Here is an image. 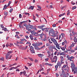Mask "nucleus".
Returning <instances> with one entry per match:
<instances>
[{"instance_id": "35", "label": "nucleus", "mask_w": 77, "mask_h": 77, "mask_svg": "<svg viewBox=\"0 0 77 77\" xmlns=\"http://www.w3.org/2000/svg\"><path fill=\"white\" fill-rule=\"evenodd\" d=\"M66 65H64L62 68V69L63 68H66Z\"/></svg>"}, {"instance_id": "32", "label": "nucleus", "mask_w": 77, "mask_h": 77, "mask_svg": "<svg viewBox=\"0 0 77 77\" xmlns=\"http://www.w3.org/2000/svg\"><path fill=\"white\" fill-rule=\"evenodd\" d=\"M69 10H68L67 11V15L68 16V15H69V14H70V12H69Z\"/></svg>"}, {"instance_id": "25", "label": "nucleus", "mask_w": 77, "mask_h": 77, "mask_svg": "<svg viewBox=\"0 0 77 77\" xmlns=\"http://www.w3.org/2000/svg\"><path fill=\"white\" fill-rule=\"evenodd\" d=\"M47 53L49 55L48 57L51 56V52L50 51H48Z\"/></svg>"}, {"instance_id": "42", "label": "nucleus", "mask_w": 77, "mask_h": 77, "mask_svg": "<svg viewBox=\"0 0 77 77\" xmlns=\"http://www.w3.org/2000/svg\"><path fill=\"white\" fill-rule=\"evenodd\" d=\"M52 26L53 27H56V24H54L52 25Z\"/></svg>"}, {"instance_id": "39", "label": "nucleus", "mask_w": 77, "mask_h": 77, "mask_svg": "<svg viewBox=\"0 0 77 77\" xmlns=\"http://www.w3.org/2000/svg\"><path fill=\"white\" fill-rule=\"evenodd\" d=\"M23 75H26V71L24 70L23 71Z\"/></svg>"}, {"instance_id": "62", "label": "nucleus", "mask_w": 77, "mask_h": 77, "mask_svg": "<svg viewBox=\"0 0 77 77\" xmlns=\"http://www.w3.org/2000/svg\"><path fill=\"white\" fill-rule=\"evenodd\" d=\"M25 68L26 69H29V68H27L26 66H25Z\"/></svg>"}, {"instance_id": "61", "label": "nucleus", "mask_w": 77, "mask_h": 77, "mask_svg": "<svg viewBox=\"0 0 77 77\" xmlns=\"http://www.w3.org/2000/svg\"><path fill=\"white\" fill-rule=\"evenodd\" d=\"M46 46H47L48 47V46H50V44H49L47 43H46Z\"/></svg>"}, {"instance_id": "52", "label": "nucleus", "mask_w": 77, "mask_h": 77, "mask_svg": "<svg viewBox=\"0 0 77 77\" xmlns=\"http://www.w3.org/2000/svg\"><path fill=\"white\" fill-rule=\"evenodd\" d=\"M11 1H9L8 4V6H10V4H11Z\"/></svg>"}, {"instance_id": "49", "label": "nucleus", "mask_w": 77, "mask_h": 77, "mask_svg": "<svg viewBox=\"0 0 77 77\" xmlns=\"http://www.w3.org/2000/svg\"><path fill=\"white\" fill-rule=\"evenodd\" d=\"M43 41H47V38H43Z\"/></svg>"}, {"instance_id": "57", "label": "nucleus", "mask_w": 77, "mask_h": 77, "mask_svg": "<svg viewBox=\"0 0 77 77\" xmlns=\"http://www.w3.org/2000/svg\"><path fill=\"white\" fill-rule=\"evenodd\" d=\"M19 44H24V43L20 41L19 42Z\"/></svg>"}, {"instance_id": "2", "label": "nucleus", "mask_w": 77, "mask_h": 77, "mask_svg": "<svg viewBox=\"0 0 77 77\" xmlns=\"http://www.w3.org/2000/svg\"><path fill=\"white\" fill-rule=\"evenodd\" d=\"M50 33H51L52 35H54V34H55V32H54L53 29H52L49 30V35H50Z\"/></svg>"}, {"instance_id": "22", "label": "nucleus", "mask_w": 77, "mask_h": 77, "mask_svg": "<svg viewBox=\"0 0 77 77\" xmlns=\"http://www.w3.org/2000/svg\"><path fill=\"white\" fill-rule=\"evenodd\" d=\"M38 56L39 57H42L43 56V54H38Z\"/></svg>"}, {"instance_id": "17", "label": "nucleus", "mask_w": 77, "mask_h": 77, "mask_svg": "<svg viewBox=\"0 0 77 77\" xmlns=\"http://www.w3.org/2000/svg\"><path fill=\"white\" fill-rule=\"evenodd\" d=\"M29 29H33V26L31 25L30 24H29Z\"/></svg>"}, {"instance_id": "19", "label": "nucleus", "mask_w": 77, "mask_h": 77, "mask_svg": "<svg viewBox=\"0 0 77 77\" xmlns=\"http://www.w3.org/2000/svg\"><path fill=\"white\" fill-rule=\"evenodd\" d=\"M34 8V6H31L29 8H28L29 10V9H31V10H33Z\"/></svg>"}, {"instance_id": "36", "label": "nucleus", "mask_w": 77, "mask_h": 77, "mask_svg": "<svg viewBox=\"0 0 77 77\" xmlns=\"http://www.w3.org/2000/svg\"><path fill=\"white\" fill-rule=\"evenodd\" d=\"M35 50H40V48H38V47H36L35 46Z\"/></svg>"}, {"instance_id": "26", "label": "nucleus", "mask_w": 77, "mask_h": 77, "mask_svg": "<svg viewBox=\"0 0 77 77\" xmlns=\"http://www.w3.org/2000/svg\"><path fill=\"white\" fill-rule=\"evenodd\" d=\"M75 44H76V43H72V44H71V45L73 47H74V45H75Z\"/></svg>"}, {"instance_id": "37", "label": "nucleus", "mask_w": 77, "mask_h": 77, "mask_svg": "<svg viewBox=\"0 0 77 77\" xmlns=\"http://www.w3.org/2000/svg\"><path fill=\"white\" fill-rule=\"evenodd\" d=\"M56 47L58 49H59V50H60V47H59V45H56Z\"/></svg>"}, {"instance_id": "41", "label": "nucleus", "mask_w": 77, "mask_h": 77, "mask_svg": "<svg viewBox=\"0 0 77 77\" xmlns=\"http://www.w3.org/2000/svg\"><path fill=\"white\" fill-rule=\"evenodd\" d=\"M24 14H25V15H28V16L30 15V14H29V13H27V12L25 13Z\"/></svg>"}, {"instance_id": "23", "label": "nucleus", "mask_w": 77, "mask_h": 77, "mask_svg": "<svg viewBox=\"0 0 77 77\" xmlns=\"http://www.w3.org/2000/svg\"><path fill=\"white\" fill-rule=\"evenodd\" d=\"M0 60H2V61H5V57H2L0 58Z\"/></svg>"}, {"instance_id": "54", "label": "nucleus", "mask_w": 77, "mask_h": 77, "mask_svg": "<svg viewBox=\"0 0 77 77\" xmlns=\"http://www.w3.org/2000/svg\"><path fill=\"white\" fill-rule=\"evenodd\" d=\"M47 29V28H42V31H44V30H45V29Z\"/></svg>"}, {"instance_id": "38", "label": "nucleus", "mask_w": 77, "mask_h": 77, "mask_svg": "<svg viewBox=\"0 0 77 77\" xmlns=\"http://www.w3.org/2000/svg\"><path fill=\"white\" fill-rule=\"evenodd\" d=\"M77 7L76 6H74V7H72V10H74V9H76Z\"/></svg>"}, {"instance_id": "46", "label": "nucleus", "mask_w": 77, "mask_h": 77, "mask_svg": "<svg viewBox=\"0 0 77 77\" xmlns=\"http://www.w3.org/2000/svg\"><path fill=\"white\" fill-rule=\"evenodd\" d=\"M48 41H49V43H50V44H52L53 43V42H51V41H50V39H49L48 40Z\"/></svg>"}, {"instance_id": "14", "label": "nucleus", "mask_w": 77, "mask_h": 77, "mask_svg": "<svg viewBox=\"0 0 77 77\" xmlns=\"http://www.w3.org/2000/svg\"><path fill=\"white\" fill-rule=\"evenodd\" d=\"M44 27H45V26L44 25H42V26H38V27L39 29H42V28Z\"/></svg>"}, {"instance_id": "31", "label": "nucleus", "mask_w": 77, "mask_h": 77, "mask_svg": "<svg viewBox=\"0 0 77 77\" xmlns=\"http://www.w3.org/2000/svg\"><path fill=\"white\" fill-rule=\"evenodd\" d=\"M29 37L31 40H33V36H32V35H30Z\"/></svg>"}, {"instance_id": "51", "label": "nucleus", "mask_w": 77, "mask_h": 77, "mask_svg": "<svg viewBox=\"0 0 77 77\" xmlns=\"http://www.w3.org/2000/svg\"><path fill=\"white\" fill-rule=\"evenodd\" d=\"M50 51H51V53H53V49H50Z\"/></svg>"}, {"instance_id": "40", "label": "nucleus", "mask_w": 77, "mask_h": 77, "mask_svg": "<svg viewBox=\"0 0 77 77\" xmlns=\"http://www.w3.org/2000/svg\"><path fill=\"white\" fill-rule=\"evenodd\" d=\"M61 35L63 38L65 37V34L63 33H61Z\"/></svg>"}, {"instance_id": "6", "label": "nucleus", "mask_w": 77, "mask_h": 77, "mask_svg": "<svg viewBox=\"0 0 77 77\" xmlns=\"http://www.w3.org/2000/svg\"><path fill=\"white\" fill-rule=\"evenodd\" d=\"M71 67L72 69L73 68H75V64H74V63H71Z\"/></svg>"}, {"instance_id": "34", "label": "nucleus", "mask_w": 77, "mask_h": 77, "mask_svg": "<svg viewBox=\"0 0 77 77\" xmlns=\"http://www.w3.org/2000/svg\"><path fill=\"white\" fill-rule=\"evenodd\" d=\"M61 49L62 50H63V51H64V50H65V48H63V47H62L61 46L60 47Z\"/></svg>"}, {"instance_id": "59", "label": "nucleus", "mask_w": 77, "mask_h": 77, "mask_svg": "<svg viewBox=\"0 0 77 77\" xmlns=\"http://www.w3.org/2000/svg\"><path fill=\"white\" fill-rule=\"evenodd\" d=\"M41 30H40V31H38L37 32V33H38L37 34H38V35H39V34H38V33H41Z\"/></svg>"}, {"instance_id": "58", "label": "nucleus", "mask_w": 77, "mask_h": 77, "mask_svg": "<svg viewBox=\"0 0 77 77\" xmlns=\"http://www.w3.org/2000/svg\"><path fill=\"white\" fill-rule=\"evenodd\" d=\"M51 70V69L49 68L47 69V71H48H48H50Z\"/></svg>"}, {"instance_id": "45", "label": "nucleus", "mask_w": 77, "mask_h": 77, "mask_svg": "<svg viewBox=\"0 0 77 77\" xmlns=\"http://www.w3.org/2000/svg\"><path fill=\"white\" fill-rule=\"evenodd\" d=\"M34 62H35V63H38V60L36 59H35V60Z\"/></svg>"}, {"instance_id": "47", "label": "nucleus", "mask_w": 77, "mask_h": 77, "mask_svg": "<svg viewBox=\"0 0 77 77\" xmlns=\"http://www.w3.org/2000/svg\"><path fill=\"white\" fill-rule=\"evenodd\" d=\"M70 52H71V53H74V52L75 51V50H71L70 51Z\"/></svg>"}, {"instance_id": "20", "label": "nucleus", "mask_w": 77, "mask_h": 77, "mask_svg": "<svg viewBox=\"0 0 77 77\" xmlns=\"http://www.w3.org/2000/svg\"><path fill=\"white\" fill-rule=\"evenodd\" d=\"M42 45V44L41 42L36 44V46H39V45Z\"/></svg>"}, {"instance_id": "30", "label": "nucleus", "mask_w": 77, "mask_h": 77, "mask_svg": "<svg viewBox=\"0 0 77 77\" xmlns=\"http://www.w3.org/2000/svg\"><path fill=\"white\" fill-rule=\"evenodd\" d=\"M65 13H63L61 14H60L59 15V17H62V16H63V15H65Z\"/></svg>"}, {"instance_id": "43", "label": "nucleus", "mask_w": 77, "mask_h": 77, "mask_svg": "<svg viewBox=\"0 0 77 77\" xmlns=\"http://www.w3.org/2000/svg\"><path fill=\"white\" fill-rule=\"evenodd\" d=\"M13 11V9L12 8H11V9L9 11V12L11 13V12H12Z\"/></svg>"}, {"instance_id": "60", "label": "nucleus", "mask_w": 77, "mask_h": 77, "mask_svg": "<svg viewBox=\"0 0 77 77\" xmlns=\"http://www.w3.org/2000/svg\"><path fill=\"white\" fill-rule=\"evenodd\" d=\"M63 52L60 53V56H61V55H63Z\"/></svg>"}, {"instance_id": "7", "label": "nucleus", "mask_w": 77, "mask_h": 77, "mask_svg": "<svg viewBox=\"0 0 77 77\" xmlns=\"http://www.w3.org/2000/svg\"><path fill=\"white\" fill-rule=\"evenodd\" d=\"M74 71V73L75 74L77 73V68H74V69H73L72 71Z\"/></svg>"}, {"instance_id": "24", "label": "nucleus", "mask_w": 77, "mask_h": 77, "mask_svg": "<svg viewBox=\"0 0 77 77\" xmlns=\"http://www.w3.org/2000/svg\"><path fill=\"white\" fill-rule=\"evenodd\" d=\"M28 58V59H29V60H31V61H32V62H33V61H34V60H33V58H32L29 57Z\"/></svg>"}, {"instance_id": "55", "label": "nucleus", "mask_w": 77, "mask_h": 77, "mask_svg": "<svg viewBox=\"0 0 77 77\" xmlns=\"http://www.w3.org/2000/svg\"><path fill=\"white\" fill-rule=\"evenodd\" d=\"M19 17V18H22V16L21 15V14H20Z\"/></svg>"}, {"instance_id": "8", "label": "nucleus", "mask_w": 77, "mask_h": 77, "mask_svg": "<svg viewBox=\"0 0 77 77\" xmlns=\"http://www.w3.org/2000/svg\"><path fill=\"white\" fill-rule=\"evenodd\" d=\"M57 57L56 56H54V57L53 58V60H55V62L57 61Z\"/></svg>"}, {"instance_id": "12", "label": "nucleus", "mask_w": 77, "mask_h": 77, "mask_svg": "<svg viewBox=\"0 0 77 77\" xmlns=\"http://www.w3.org/2000/svg\"><path fill=\"white\" fill-rule=\"evenodd\" d=\"M27 30H28V32H31V33L32 34L33 32H34V31H32V30L30 29H28Z\"/></svg>"}, {"instance_id": "64", "label": "nucleus", "mask_w": 77, "mask_h": 77, "mask_svg": "<svg viewBox=\"0 0 77 77\" xmlns=\"http://www.w3.org/2000/svg\"><path fill=\"white\" fill-rule=\"evenodd\" d=\"M23 72H20V75H21L22 74H23Z\"/></svg>"}, {"instance_id": "21", "label": "nucleus", "mask_w": 77, "mask_h": 77, "mask_svg": "<svg viewBox=\"0 0 77 77\" xmlns=\"http://www.w3.org/2000/svg\"><path fill=\"white\" fill-rule=\"evenodd\" d=\"M73 40L75 42H77V38H75V37H74L73 39Z\"/></svg>"}, {"instance_id": "63", "label": "nucleus", "mask_w": 77, "mask_h": 77, "mask_svg": "<svg viewBox=\"0 0 77 77\" xmlns=\"http://www.w3.org/2000/svg\"><path fill=\"white\" fill-rule=\"evenodd\" d=\"M56 77H59V74L57 73L56 74Z\"/></svg>"}, {"instance_id": "44", "label": "nucleus", "mask_w": 77, "mask_h": 77, "mask_svg": "<svg viewBox=\"0 0 77 77\" xmlns=\"http://www.w3.org/2000/svg\"><path fill=\"white\" fill-rule=\"evenodd\" d=\"M37 7L39 9H41V6H40V5H38Z\"/></svg>"}, {"instance_id": "50", "label": "nucleus", "mask_w": 77, "mask_h": 77, "mask_svg": "<svg viewBox=\"0 0 77 77\" xmlns=\"http://www.w3.org/2000/svg\"><path fill=\"white\" fill-rule=\"evenodd\" d=\"M32 45L33 46H34V47H36V44H33Z\"/></svg>"}, {"instance_id": "48", "label": "nucleus", "mask_w": 77, "mask_h": 77, "mask_svg": "<svg viewBox=\"0 0 77 77\" xmlns=\"http://www.w3.org/2000/svg\"><path fill=\"white\" fill-rule=\"evenodd\" d=\"M1 28H2V29H4V26L2 24L1 25Z\"/></svg>"}, {"instance_id": "9", "label": "nucleus", "mask_w": 77, "mask_h": 77, "mask_svg": "<svg viewBox=\"0 0 77 77\" xmlns=\"http://www.w3.org/2000/svg\"><path fill=\"white\" fill-rule=\"evenodd\" d=\"M72 59H74V57L73 56H72L69 58H68V59H67V60H69L70 61H71V60H72Z\"/></svg>"}, {"instance_id": "18", "label": "nucleus", "mask_w": 77, "mask_h": 77, "mask_svg": "<svg viewBox=\"0 0 77 77\" xmlns=\"http://www.w3.org/2000/svg\"><path fill=\"white\" fill-rule=\"evenodd\" d=\"M13 51H9L7 53V54H9V55H10V53H12Z\"/></svg>"}, {"instance_id": "11", "label": "nucleus", "mask_w": 77, "mask_h": 77, "mask_svg": "<svg viewBox=\"0 0 77 77\" xmlns=\"http://www.w3.org/2000/svg\"><path fill=\"white\" fill-rule=\"evenodd\" d=\"M45 65H48V66H53V65L51 64H49L48 63H45Z\"/></svg>"}, {"instance_id": "10", "label": "nucleus", "mask_w": 77, "mask_h": 77, "mask_svg": "<svg viewBox=\"0 0 77 77\" xmlns=\"http://www.w3.org/2000/svg\"><path fill=\"white\" fill-rule=\"evenodd\" d=\"M28 46H25V48L24 47H23L21 48V50H26Z\"/></svg>"}, {"instance_id": "53", "label": "nucleus", "mask_w": 77, "mask_h": 77, "mask_svg": "<svg viewBox=\"0 0 77 77\" xmlns=\"http://www.w3.org/2000/svg\"><path fill=\"white\" fill-rule=\"evenodd\" d=\"M45 62H47L48 60V58H46L45 59Z\"/></svg>"}, {"instance_id": "28", "label": "nucleus", "mask_w": 77, "mask_h": 77, "mask_svg": "<svg viewBox=\"0 0 77 77\" xmlns=\"http://www.w3.org/2000/svg\"><path fill=\"white\" fill-rule=\"evenodd\" d=\"M55 68L56 69L55 71H57V69L58 68V66L57 65H55Z\"/></svg>"}, {"instance_id": "15", "label": "nucleus", "mask_w": 77, "mask_h": 77, "mask_svg": "<svg viewBox=\"0 0 77 77\" xmlns=\"http://www.w3.org/2000/svg\"><path fill=\"white\" fill-rule=\"evenodd\" d=\"M3 29V30L5 32H9V30L8 29L6 28H4Z\"/></svg>"}, {"instance_id": "4", "label": "nucleus", "mask_w": 77, "mask_h": 77, "mask_svg": "<svg viewBox=\"0 0 77 77\" xmlns=\"http://www.w3.org/2000/svg\"><path fill=\"white\" fill-rule=\"evenodd\" d=\"M51 39L52 42H53L55 45H57V41H56V39L53 38H51Z\"/></svg>"}, {"instance_id": "16", "label": "nucleus", "mask_w": 77, "mask_h": 77, "mask_svg": "<svg viewBox=\"0 0 77 77\" xmlns=\"http://www.w3.org/2000/svg\"><path fill=\"white\" fill-rule=\"evenodd\" d=\"M60 58L61 59L60 62H62L63 61V56H60Z\"/></svg>"}, {"instance_id": "3", "label": "nucleus", "mask_w": 77, "mask_h": 77, "mask_svg": "<svg viewBox=\"0 0 77 77\" xmlns=\"http://www.w3.org/2000/svg\"><path fill=\"white\" fill-rule=\"evenodd\" d=\"M29 50L31 53H35V50H34L33 47L32 46H30Z\"/></svg>"}, {"instance_id": "29", "label": "nucleus", "mask_w": 77, "mask_h": 77, "mask_svg": "<svg viewBox=\"0 0 77 77\" xmlns=\"http://www.w3.org/2000/svg\"><path fill=\"white\" fill-rule=\"evenodd\" d=\"M44 33H42L40 35V36L41 37V38H42V36H44Z\"/></svg>"}, {"instance_id": "33", "label": "nucleus", "mask_w": 77, "mask_h": 77, "mask_svg": "<svg viewBox=\"0 0 77 77\" xmlns=\"http://www.w3.org/2000/svg\"><path fill=\"white\" fill-rule=\"evenodd\" d=\"M29 24L28 25H27V26L26 27V29H27V30L28 29H29Z\"/></svg>"}, {"instance_id": "13", "label": "nucleus", "mask_w": 77, "mask_h": 77, "mask_svg": "<svg viewBox=\"0 0 77 77\" xmlns=\"http://www.w3.org/2000/svg\"><path fill=\"white\" fill-rule=\"evenodd\" d=\"M73 47L72 46L70 45L69 46V49H68V50H67V51H70L71 50H72V48Z\"/></svg>"}, {"instance_id": "56", "label": "nucleus", "mask_w": 77, "mask_h": 77, "mask_svg": "<svg viewBox=\"0 0 77 77\" xmlns=\"http://www.w3.org/2000/svg\"><path fill=\"white\" fill-rule=\"evenodd\" d=\"M51 61H52V62L53 63L55 62V63H56V61L55 60H52Z\"/></svg>"}, {"instance_id": "27", "label": "nucleus", "mask_w": 77, "mask_h": 77, "mask_svg": "<svg viewBox=\"0 0 77 77\" xmlns=\"http://www.w3.org/2000/svg\"><path fill=\"white\" fill-rule=\"evenodd\" d=\"M4 14L6 16H8V13L7 12H4Z\"/></svg>"}, {"instance_id": "1", "label": "nucleus", "mask_w": 77, "mask_h": 77, "mask_svg": "<svg viewBox=\"0 0 77 77\" xmlns=\"http://www.w3.org/2000/svg\"><path fill=\"white\" fill-rule=\"evenodd\" d=\"M9 55V54H6V57H5V59H7V60H8V59H11V57H12V55Z\"/></svg>"}, {"instance_id": "5", "label": "nucleus", "mask_w": 77, "mask_h": 77, "mask_svg": "<svg viewBox=\"0 0 77 77\" xmlns=\"http://www.w3.org/2000/svg\"><path fill=\"white\" fill-rule=\"evenodd\" d=\"M63 63V62H59L57 63V66H59V68H60L61 67V65H62V64Z\"/></svg>"}]
</instances>
